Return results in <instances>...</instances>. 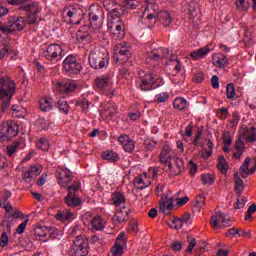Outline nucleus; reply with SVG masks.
<instances>
[{
    "label": "nucleus",
    "mask_w": 256,
    "mask_h": 256,
    "mask_svg": "<svg viewBox=\"0 0 256 256\" xmlns=\"http://www.w3.org/2000/svg\"><path fill=\"white\" fill-rule=\"evenodd\" d=\"M147 63L153 61H163L166 59V71L171 75V81L174 85H180L185 79V67L179 61L177 54H173L167 48L157 47V44H151L146 47Z\"/></svg>",
    "instance_id": "nucleus-1"
},
{
    "label": "nucleus",
    "mask_w": 256,
    "mask_h": 256,
    "mask_svg": "<svg viewBox=\"0 0 256 256\" xmlns=\"http://www.w3.org/2000/svg\"><path fill=\"white\" fill-rule=\"evenodd\" d=\"M145 6L141 9V17L146 23L151 21H160L164 27H169L173 19L171 13L167 10H160L157 5V0H144ZM123 7L125 9H135L137 7V0H123Z\"/></svg>",
    "instance_id": "nucleus-2"
},
{
    "label": "nucleus",
    "mask_w": 256,
    "mask_h": 256,
    "mask_svg": "<svg viewBox=\"0 0 256 256\" xmlns=\"http://www.w3.org/2000/svg\"><path fill=\"white\" fill-rule=\"evenodd\" d=\"M125 8L122 6H116L113 10L110 11L108 17L107 27L109 31L112 33V37L114 39H121L125 38V25L123 24V15H125Z\"/></svg>",
    "instance_id": "nucleus-3"
},
{
    "label": "nucleus",
    "mask_w": 256,
    "mask_h": 256,
    "mask_svg": "<svg viewBox=\"0 0 256 256\" xmlns=\"http://www.w3.org/2000/svg\"><path fill=\"white\" fill-rule=\"evenodd\" d=\"M109 59L107 49L92 46L88 57L92 69H105L109 65Z\"/></svg>",
    "instance_id": "nucleus-4"
},
{
    "label": "nucleus",
    "mask_w": 256,
    "mask_h": 256,
    "mask_svg": "<svg viewBox=\"0 0 256 256\" xmlns=\"http://www.w3.org/2000/svg\"><path fill=\"white\" fill-rule=\"evenodd\" d=\"M13 95H15V82L9 78H0V103H2V111L9 109Z\"/></svg>",
    "instance_id": "nucleus-5"
},
{
    "label": "nucleus",
    "mask_w": 256,
    "mask_h": 256,
    "mask_svg": "<svg viewBox=\"0 0 256 256\" xmlns=\"http://www.w3.org/2000/svg\"><path fill=\"white\" fill-rule=\"evenodd\" d=\"M159 81V76L153 74H147L145 71L139 72V78L137 80V87L141 91H151L155 87H159L157 82Z\"/></svg>",
    "instance_id": "nucleus-6"
},
{
    "label": "nucleus",
    "mask_w": 256,
    "mask_h": 256,
    "mask_svg": "<svg viewBox=\"0 0 256 256\" xmlns=\"http://www.w3.org/2000/svg\"><path fill=\"white\" fill-rule=\"evenodd\" d=\"M19 126L12 121H6L0 126V142L11 141L13 137H17Z\"/></svg>",
    "instance_id": "nucleus-7"
},
{
    "label": "nucleus",
    "mask_w": 256,
    "mask_h": 256,
    "mask_svg": "<svg viewBox=\"0 0 256 256\" xmlns=\"http://www.w3.org/2000/svg\"><path fill=\"white\" fill-rule=\"evenodd\" d=\"M67 23L79 25L83 19V10L79 6H67L62 13Z\"/></svg>",
    "instance_id": "nucleus-8"
},
{
    "label": "nucleus",
    "mask_w": 256,
    "mask_h": 256,
    "mask_svg": "<svg viewBox=\"0 0 256 256\" xmlns=\"http://www.w3.org/2000/svg\"><path fill=\"white\" fill-rule=\"evenodd\" d=\"M19 9L27 11L28 23H30V25H35V23L41 21V11H43L41 4L33 2L32 4L20 6Z\"/></svg>",
    "instance_id": "nucleus-9"
},
{
    "label": "nucleus",
    "mask_w": 256,
    "mask_h": 256,
    "mask_svg": "<svg viewBox=\"0 0 256 256\" xmlns=\"http://www.w3.org/2000/svg\"><path fill=\"white\" fill-rule=\"evenodd\" d=\"M88 17L93 29H101L103 27V8L99 5H91L88 9Z\"/></svg>",
    "instance_id": "nucleus-10"
},
{
    "label": "nucleus",
    "mask_w": 256,
    "mask_h": 256,
    "mask_svg": "<svg viewBox=\"0 0 256 256\" xmlns=\"http://www.w3.org/2000/svg\"><path fill=\"white\" fill-rule=\"evenodd\" d=\"M131 57V46L129 44L122 42L114 47V59L118 65L127 63Z\"/></svg>",
    "instance_id": "nucleus-11"
},
{
    "label": "nucleus",
    "mask_w": 256,
    "mask_h": 256,
    "mask_svg": "<svg viewBox=\"0 0 256 256\" xmlns=\"http://www.w3.org/2000/svg\"><path fill=\"white\" fill-rule=\"evenodd\" d=\"M210 226L215 231L224 227H231V218L221 211H215L210 219Z\"/></svg>",
    "instance_id": "nucleus-12"
},
{
    "label": "nucleus",
    "mask_w": 256,
    "mask_h": 256,
    "mask_svg": "<svg viewBox=\"0 0 256 256\" xmlns=\"http://www.w3.org/2000/svg\"><path fill=\"white\" fill-rule=\"evenodd\" d=\"M81 187V183L74 182L73 185L68 186V195L64 198V201L68 207H79L83 200L76 195L77 191H79Z\"/></svg>",
    "instance_id": "nucleus-13"
},
{
    "label": "nucleus",
    "mask_w": 256,
    "mask_h": 256,
    "mask_svg": "<svg viewBox=\"0 0 256 256\" xmlns=\"http://www.w3.org/2000/svg\"><path fill=\"white\" fill-rule=\"evenodd\" d=\"M89 255V245L87 244V240L83 239V237L78 236L70 250V256H87Z\"/></svg>",
    "instance_id": "nucleus-14"
},
{
    "label": "nucleus",
    "mask_w": 256,
    "mask_h": 256,
    "mask_svg": "<svg viewBox=\"0 0 256 256\" xmlns=\"http://www.w3.org/2000/svg\"><path fill=\"white\" fill-rule=\"evenodd\" d=\"M63 67L69 75H77L81 71V64L77 62V58L73 55H69L64 59Z\"/></svg>",
    "instance_id": "nucleus-15"
},
{
    "label": "nucleus",
    "mask_w": 256,
    "mask_h": 256,
    "mask_svg": "<svg viewBox=\"0 0 256 256\" xmlns=\"http://www.w3.org/2000/svg\"><path fill=\"white\" fill-rule=\"evenodd\" d=\"M61 53H63V49L59 44H51L47 47L44 56L48 61L52 63H57V61H61Z\"/></svg>",
    "instance_id": "nucleus-16"
},
{
    "label": "nucleus",
    "mask_w": 256,
    "mask_h": 256,
    "mask_svg": "<svg viewBox=\"0 0 256 256\" xmlns=\"http://www.w3.org/2000/svg\"><path fill=\"white\" fill-rule=\"evenodd\" d=\"M127 245V241L125 240V233L121 232L114 244V246L110 249L108 256H122L125 253V247Z\"/></svg>",
    "instance_id": "nucleus-17"
},
{
    "label": "nucleus",
    "mask_w": 256,
    "mask_h": 256,
    "mask_svg": "<svg viewBox=\"0 0 256 256\" xmlns=\"http://www.w3.org/2000/svg\"><path fill=\"white\" fill-rule=\"evenodd\" d=\"M56 178L60 187H67V185H69V183L73 181V175L71 174V170L63 167H59L56 170Z\"/></svg>",
    "instance_id": "nucleus-18"
},
{
    "label": "nucleus",
    "mask_w": 256,
    "mask_h": 256,
    "mask_svg": "<svg viewBox=\"0 0 256 256\" xmlns=\"http://www.w3.org/2000/svg\"><path fill=\"white\" fill-rule=\"evenodd\" d=\"M75 89H77V86L69 80H56L53 82V90L58 93H72Z\"/></svg>",
    "instance_id": "nucleus-19"
},
{
    "label": "nucleus",
    "mask_w": 256,
    "mask_h": 256,
    "mask_svg": "<svg viewBox=\"0 0 256 256\" xmlns=\"http://www.w3.org/2000/svg\"><path fill=\"white\" fill-rule=\"evenodd\" d=\"M153 179L148 173H142L134 180V186L136 189H147V187L151 186Z\"/></svg>",
    "instance_id": "nucleus-20"
},
{
    "label": "nucleus",
    "mask_w": 256,
    "mask_h": 256,
    "mask_svg": "<svg viewBox=\"0 0 256 256\" xmlns=\"http://www.w3.org/2000/svg\"><path fill=\"white\" fill-rule=\"evenodd\" d=\"M118 142L123 147L126 153H133L135 151V142L131 137L127 134H121L118 137Z\"/></svg>",
    "instance_id": "nucleus-21"
},
{
    "label": "nucleus",
    "mask_w": 256,
    "mask_h": 256,
    "mask_svg": "<svg viewBox=\"0 0 256 256\" xmlns=\"http://www.w3.org/2000/svg\"><path fill=\"white\" fill-rule=\"evenodd\" d=\"M256 171V160L251 162V158L247 157L244 163L240 166V173L242 177H247V175H253Z\"/></svg>",
    "instance_id": "nucleus-22"
},
{
    "label": "nucleus",
    "mask_w": 256,
    "mask_h": 256,
    "mask_svg": "<svg viewBox=\"0 0 256 256\" xmlns=\"http://www.w3.org/2000/svg\"><path fill=\"white\" fill-rule=\"evenodd\" d=\"M10 31H23L25 29V18L11 16L8 20Z\"/></svg>",
    "instance_id": "nucleus-23"
},
{
    "label": "nucleus",
    "mask_w": 256,
    "mask_h": 256,
    "mask_svg": "<svg viewBox=\"0 0 256 256\" xmlns=\"http://www.w3.org/2000/svg\"><path fill=\"white\" fill-rule=\"evenodd\" d=\"M188 13L193 23H199V21H201V11L199 10L197 2L191 1L188 3Z\"/></svg>",
    "instance_id": "nucleus-24"
},
{
    "label": "nucleus",
    "mask_w": 256,
    "mask_h": 256,
    "mask_svg": "<svg viewBox=\"0 0 256 256\" xmlns=\"http://www.w3.org/2000/svg\"><path fill=\"white\" fill-rule=\"evenodd\" d=\"M239 136L245 139L248 143H255L256 141V128L245 127L239 131Z\"/></svg>",
    "instance_id": "nucleus-25"
},
{
    "label": "nucleus",
    "mask_w": 256,
    "mask_h": 256,
    "mask_svg": "<svg viewBox=\"0 0 256 256\" xmlns=\"http://www.w3.org/2000/svg\"><path fill=\"white\" fill-rule=\"evenodd\" d=\"M174 202L175 200H173V198L164 195L160 202V211L164 213V215H169V213L173 211V207H175Z\"/></svg>",
    "instance_id": "nucleus-26"
},
{
    "label": "nucleus",
    "mask_w": 256,
    "mask_h": 256,
    "mask_svg": "<svg viewBox=\"0 0 256 256\" xmlns=\"http://www.w3.org/2000/svg\"><path fill=\"white\" fill-rule=\"evenodd\" d=\"M166 167L170 175H179L181 173V169H183V160L179 158L173 159L172 162L166 164Z\"/></svg>",
    "instance_id": "nucleus-27"
},
{
    "label": "nucleus",
    "mask_w": 256,
    "mask_h": 256,
    "mask_svg": "<svg viewBox=\"0 0 256 256\" xmlns=\"http://www.w3.org/2000/svg\"><path fill=\"white\" fill-rule=\"evenodd\" d=\"M54 105L55 101L50 96L43 97L39 101L40 111L49 112L53 109Z\"/></svg>",
    "instance_id": "nucleus-28"
},
{
    "label": "nucleus",
    "mask_w": 256,
    "mask_h": 256,
    "mask_svg": "<svg viewBox=\"0 0 256 256\" xmlns=\"http://www.w3.org/2000/svg\"><path fill=\"white\" fill-rule=\"evenodd\" d=\"M212 63L216 67L223 68L225 65H227V63H229V60L223 53H216L212 56Z\"/></svg>",
    "instance_id": "nucleus-29"
},
{
    "label": "nucleus",
    "mask_w": 256,
    "mask_h": 256,
    "mask_svg": "<svg viewBox=\"0 0 256 256\" xmlns=\"http://www.w3.org/2000/svg\"><path fill=\"white\" fill-rule=\"evenodd\" d=\"M112 83L109 80V76H97L95 79V87L96 89H106L107 87H111Z\"/></svg>",
    "instance_id": "nucleus-30"
},
{
    "label": "nucleus",
    "mask_w": 256,
    "mask_h": 256,
    "mask_svg": "<svg viewBox=\"0 0 256 256\" xmlns=\"http://www.w3.org/2000/svg\"><path fill=\"white\" fill-rule=\"evenodd\" d=\"M209 53H211V48L209 47V45H207L206 47H202L196 51H192L190 53V57L192 59L199 60L203 59V57H206V55H209Z\"/></svg>",
    "instance_id": "nucleus-31"
},
{
    "label": "nucleus",
    "mask_w": 256,
    "mask_h": 256,
    "mask_svg": "<svg viewBox=\"0 0 256 256\" xmlns=\"http://www.w3.org/2000/svg\"><path fill=\"white\" fill-rule=\"evenodd\" d=\"M127 217H129V209L125 206H122V209H118L114 215V221L118 223H123V221H127Z\"/></svg>",
    "instance_id": "nucleus-32"
},
{
    "label": "nucleus",
    "mask_w": 256,
    "mask_h": 256,
    "mask_svg": "<svg viewBox=\"0 0 256 256\" xmlns=\"http://www.w3.org/2000/svg\"><path fill=\"white\" fill-rule=\"evenodd\" d=\"M173 159L177 158L171 155L169 148L164 147L160 153V162L164 165H168L172 163Z\"/></svg>",
    "instance_id": "nucleus-33"
},
{
    "label": "nucleus",
    "mask_w": 256,
    "mask_h": 256,
    "mask_svg": "<svg viewBox=\"0 0 256 256\" xmlns=\"http://www.w3.org/2000/svg\"><path fill=\"white\" fill-rule=\"evenodd\" d=\"M111 201L113 205H115V207H121V205L125 207V203H126L125 195H123V193L121 192L113 193L111 197Z\"/></svg>",
    "instance_id": "nucleus-34"
},
{
    "label": "nucleus",
    "mask_w": 256,
    "mask_h": 256,
    "mask_svg": "<svg viewBox=\"0 0 256 256\" xmlns=\"http://www.w3.org/2000/svg\"><path fill=\"white\" fill-rule=\"evenodd\" d=\"M235 149L236 151L234 152L233 155L235 159H240V157L245 152V142H243V138L241 136H239V138L236 141Z\"/></svg>",
    "instance_id": "nucleus-35"
},
{
    "label": "nucleus",
    "mask_w": 256,
    "mask_h": 256,
    "mask_svg": "<svg viewBox=\"0 0 256 256\" xmlns=\"http://www.w3.org/2000/svg\"><path fill=\"white\" fill-rule=\"evenodd\" d=\"M23 143L24 141H16L14 143H12L10 146L7 147V154L9 157H13V155H15V153H17L18 149H23Z\"/></svg>",
    "instance_id": "nucleus-36"
},
{
    "label": "nucleus",
    "mask_w": 256,
    "mask_h": 256,
    "mask_svg": "<svg viewBox=\"0 0 256 256\" xmlns=\"http://www.w3.org/2000/svg\"><path fill=\"white\" fill-rule=\"evenodd\" d=\"M217 167H218V170L222 173V175L227 174V171H229V164L227 163L225 156L218 157Z\"/></svg>",
    "instance_id": "nucleus-37"
},
{
    "label": "nucleus",
    "mask_w": 256,
    "mask_h": 256,
    "mask_svg": "<svg viewBox=\"0 0 256 256\" xmlns=\"http://www.w3.org/2000/svg\"><path fill=\"white\" fill-rule=\"evenodd\" d=\"M34 233L37 237H47V235H51V228L46 226H36Z\"/></svg>",
    "instance_id": "nucleus-38"
},
{
    "label": "nucleus",
    "mask_w": 256,
    "mask_h": 256,
    "mask_svg": "<svg viewBox=\"0 0 256 256\" xmlns=\"http://www.w3.org/2000/svg\"><path fill=\"white\" fill-rule=\"evenodd\" d=\"M12 115L18 119L23 118L27 115V110L23 106L14 105L12 106Z\"/></svg>",
    "instance_id": "nucleus-39"
},
{
    "label": "nucleus",
    "mask_w": 256,
    "mask_h": 256,
    "mask_svg": "<svg viewBox=\"0 0 256 256\" xmlns=\"http://www.w3.org/2000/svg\"><path fill=\"white\" fill-rule=\"evenodd\" d=\"M92 229L94 231H101L105 227V222H103V219L100 218V216H95L91 220Z\"/></svg>",
    "instance_id": "nucleus-40"
},
{
    "label": "nucleus",
    "mask_w": 256,
    "mask_h": 256,
    "mask_svg": "<svg viewBox=\"0 0 256 256\" xmlns=\"http://www.w3.org/2000/svg\"><path fill=\"white\" fill-rule=\"evenodd\" d=\"M173 107L178 111H183V109H187V100L183 97H178L173 101Z\"/></svg>",
    "instance_id": "nucleus-41"
},
{
    "label": "nucleus",
    "mask_w": 256,
    "mask_h": 256,
    "mask_svg": "<svg viewBox=\"0 0 256 256\" xmlns=\"http://www.w3.org/2000/svg\"><path fill=\"white\" fill-rule=\"evenodd\" d=\"M102 158L106 159V161H112V163H115L119 159V154L115 151L108 150L102 153Z\"/></svg>",
    "instance_id": "nucleus-42"
},
{
    "label": "nucleus",
    "mask_w": 256,
    "mask_h": 256,
    "mask_svg": "<svg viewBox=\"0 0 256 256\" xmlns=\"http://www.w3.org/2000/svg\"><path fill=\"white\" fill-rule=\"evenodd\" d=\"M206 147L208 148V150L204 148V152L202 153L203 159H209V157L213 155V148L215 147V144H213L211 140H208L206 142Z\"/></svg>",
    "instance_id": "nucleus-43"
},
{
    "label": "nucleus",
    "mask_w": 256,
    "mask_h": 256,
    "mask_svg": "<svg viewBox=\"0 0 256 256\" xmlns=\"http://www.w3.org/2000/svg\"><path fill=\"white\" fill-rule=\"evenodd\" d=\"M77 40L79 41V43H83L84 45H87V43H91V35H89L88 33L79 31L77 33Z\"/></svg>",
    "instance_id": "nucleus-44"
},
{
    "label": "nucleus",
    "mask_w": 256,
    "mask_h": 256,
    "mask_svg": "<svg viewBox=\"0 0 256 256\" xmlns=\"http://www.w3.org/2000/svg\"><path fill=\"white\" fill-rule=\"evenodd\" d=\"M235 5L237 11H247L249 9L250 3L249 0H235Z\"/></svg>",
    "instance_id": "nucleus-45"
},
{
    "label": "nucleus",
    "mask_w": 256,
    "mask_h": 256,
    "mask_svg": "<svg viewBox=\"0 0 256 256\" xmlns=\"http://www.w3.org/2000/svg\"><path fill=\"white\" fill-rule=\"evenodd\" d=\"M58 109L60 113H63L64 115L69 114V103L65 99L58 100Z\"/></svg>",
    "instance_id": "nucleus-46"
},
{
    "label": "nucleus",
    "mask_w": 256,
    "mask_h": 256,
    "mask_svg": "<svg viewBox=\"0 0 256 256\" xmlns=\"http://www.w3.org/2000/svg\"><path fill=\"white\" fill-rule=\"evenodd\" d=\"M202 185H213L215 183V175L213 174H202L201 175Z\"/></svg>",
    "instance_id": "nucleus-47"
},
{
    "label": "nucleus",
    "mask_w": 256,
    "mask_h": 256,
    "mask_svg": "<svg viewBox=\"0 0 256 256\" xmlns=\"http://www.w3.org/2000/svg\"><path fill=\"white\" fill-rule=\"evenodd\" d=\"M235 179V189L238 193H243V190L245 189V185L243 184V180L241 177H239V174L234 175Z\"/></svg>",
    "instance_id": "nucleus-48"
},
{
    "label": "nucleus",
    "mask_w": 256,
    "mask_h": 256,
    "mask_svg": "<svg viewBox=\"0 0 256 256\" xmlns=\"http://www.w3.org/2000/svg\"><path fill=\"white\" fill-rule=\"evenodd\" d=\"M36 147L38 149H41L42 151H49V140H47L46 138H40L36 144Z\"/></svg>",
    "instance_id": "nucleus-49"
},
{
    "label": "nucleus",
    "mask_w": 256,
    "mask_h": 256,
    "mask_svg": "<svg viewBox=\"0 0 256 256\" xmlns=\"http://www.w3.org/2000/svg\"><path fill=\"white\" fill-rule=\"evenodd\" d=\"M181 134L183 136L184 141H189V138L193 136V123H190L187 127L185 132L181 130Z\"/></svg>",
    "instance_id": "nucleus-50"
},
{
    "label": "nucleus",
    "mask_w": 256,
    "mask_h": 256,
    "mask_svg": "<svg viewBox=\"0 0 256 256\" xmlns=\"http://www.w3.org/2000/svg\"><path fill=\"white\" fill-rule=\"evenodd\" d=\"M168 99H169V93L162 92L155 96L154 101L155 103H165L168 101Z\"/></svg>",
    "instance_id": "nucleus-51"
},
{
    "label": "nucleus",
    "mask_w": 256,
    "mask_h": 256,
    "mask_svg": "<svg viewBox=\"0 0 256 256\" xmlns=\"http://www.w3.org/2000/svg\"><path fill=\"white\" fill-rule=\"evenodd\" d=\"M256 211V205L252 204L249 206L246 215L244 216L245 221H253V213Z\"/></svg>",
    "instance_id": "nucleus-52"
},
{
    "label": "nucleus",
    "mask_w": 256,
    "mask_h": 256,
    "mask_svg": "<svg viewBox=\"0 0 256 256\" xmlns=\"http://www.w3.org/2000/svg\"><path fill=\"white\" fill-rule=\"evenodd\" d=\"M115 113H117V106L115 103H109L106 107V115H108V117H113Z\"/></svg>",
    "instance_id": "nucleus-53"
},
{
    "label": "nucleus",
    "mask_w": 256,
    "mask_h": 256,
    "mask_svg": "<svg viewBox=\"0 0 256 256\" xmlns=\"http://www.w3.org/2000/svg\"><path fill=\"white\" fill-rule=\"evenodd\" d=\"M226 95L228 99H233L235 98L236 92H235V85L232 83L228 84L226 87Z\"/></svg>",
    "instance_id": "nucleus-54"
},
{
    "label": "nucleus",
    "mask_w": 256,
    "mask_h": 256,
    "mask_svg": "<svg viewBox=\"0 0 256 256\" xmlns=\"http://www.w3.org/2000/svg\"><path fill=\"white\" fill-rule=\"evenodd\" d=\"M9 49V44L3 42L0 43V59H3V57L9 53Z\"/></svg>",
    "instance_id": "nucleus-55"
},
{
    "label": "nucleus",
    "mask_w": 256,
    "mask_h": 256,
    "mask_svg": "<svg viewBox=\"0 0 256 256\" xmlns=\"http://www.w3.org/2000/svg\"><path fill=\"white\" fill-rule=\"evenodd\" d=\"M239 121H241V117L239 116V113L234 112L232 114V119L230 121V127L234 128L237 125H239Z\"/></svg>",
    "instance_id": "nucleus-56"
},
{
    "label": "nucleus",
    "mask_w": 256,
    "mask_h": 256,
    "mask_svg": "<svg viewBox=\"0 0 256 256\" xmlns=\"http://www.w3.org/2000/svg\"><path fill=\"white\" fill-rule=\"evenodd\" d=\"M29 170L34 177H37V175H41L43 168L40 165H34Z\"/></svg>",
    "instance_id": "nucleus-57"
},
{
    "label": "nucleus",
    "mask_w": 256,
    "mask_h": 256,
    "mask_svg": "<svg viewBox=\"0 0 256 256\" xmlns=\"http://www.w3.org/2000/svg\"><path fill=\"white\" fill-rule=\"evenodd\" d=\"M155 145H157V142L151 139H146L144 141V146L147 151H153L155 149Z\"/></svg>",
    "instance_id": "nucleus-58"
},
{
    "label": "nucleus",
    "mask_w": 256,
    "mask_h": 256,
    "mask_svg": "<svg viewBox=\"0 0 256 256\" xmlns=\"http://www.w3.org/2000/svg\"><path fill=\"white\" fill-rule=\"evenodd\" d=\"M247 203V198L240 197L234 205V209H243Z\"/></svg>",
    "instance_id": "nucleus-59"
},
{
    "label": "nucleus",
    "mask_w": 256,
    "mask_h": 256,
    "mask_svg": "<svg viewBox=\"0 0 256 256\" xmlns=\"http://www.w3.org/2000/svg\"><path fill=\"white\" fill-rule=\"evenodd\" d=\"M170 227L172 229H181V227H183V222H181L180 218H174L170 223Z\"/></svg>",
    "instance_id": "nucleus-60"
},
{
    "label": "nucleus",
    "mask_w": 256,
    "mask_h": 256,
    "mask_svg": "<svg viewBox=\"0 0 256 256\" xmlns=\"http://www.w3.org/2000/svg\"><path fill=\"white\" fill-rule=\"evenodd\" d=\"M180 221L182 223V227L183 225H191V214H189L188 212H186L181 218Z\"/></svg>",
    "instance_id": "nucleus-61"
},
{
    "label": "nucleus",
    "mask_w": 256,
    "mask_h": 256,
    "mask_svg": "<svg viewBox=\"0 0 256 256\" xmlns=\"http://www.w3.org/2000/svg\"><path fill=\"white\" fill-rule=\"evenodd\" d=\"M224 145H231L233 143V138H231V133L224 132L222 135Z\"/></svg>",
    "instance_id": "nucleus-62"
},
{
    "label": "nucleus",
    "mask_w": 256,
    "mask_h": 256,
    "mask_svg": "<svg viewBox=\"0 0 256 256\" xmlns=\"http://www.w3.org/2000/svg\"><path fill=\"white\" fill-rule=\"evenodd\" d=\"M7 245H9V236L4 232L0 237V247H7Z\"/></svg>",
    "instance_id": "nucleus-63"
},
{
    "label": "nucleus",
    "mask_w": 256,
    "mask_h": 256,
    "mask_svg": "<svg viewBox=\"0 0 256 256\" xmlns=\"http://www.w3.org/2000/svg\"><path fill=\"white\" fill-rule=\"evenodd\" d=\"M196 207L198 209H203V207H205V196L200 195L196 197Z\"/></svg>",
    "instance_id": "nucleus-64"
}]
</instances>
